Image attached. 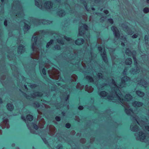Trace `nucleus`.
<instances>
[{
	"label": "nucleus",
	"instance_id": "nucleus-38",
	"mask_svg": "<svg viewBox=\"0 0 149 149\" xmlns=\"http://www.w3.org/2000/svg\"><path fill=\"white\" fill-rule=\"evenodd\" d=\"M2 120L3 121L5 122H7L8 120L7 118H6L5 117L3 118H2Z\"/></svg>",
	"mask_w": 149,
	"mask_h": 149
},
{
	"label": "nucleus",
	"instance_id": "nucleus-2",
	"mask_svg": "<svg viewBox=\"0 0 149 149\" xmlns=\"http://www.w3.org/2000/svg\"><path fill=\"white\" fill-rule=\"evenodd\" d=\"M111 30L113 31L114 36L117 38L120 36V33L118 28L115 26H112L111 27Z\"/></svg>",
	"mask_w": 149,
	"mask_h": 149
},
{
	"label": "nucleus",
	"instance_id": "nucleus-7",
	"mask_svg": "<svg viewBox=\"0 0 149 149\" xmlns=\"http://www.w3.org/2000/svg\"><path fill=\"white\" fill-rule=\"evenodd\" d=\"M6 107L9 111H12L14 109L13 105L11 103L8 104L6 105Z\"/></svg>",
	"mask_w": 149,
	"mask_h": 149
},
{
	"label": "nucleus",
	"instance_id": "nucleus-15",
	"mask_svg": "<svg viewBox=\"0 0 149 149\" xmlns=\"http://www.w3.org/2000/svg\"><path fill=\"white\" fill-rule=\"evenodd\" d=\"M103 55L104 56H103V60L105 63H107V62H108V61L106 54L104 53Z\"/></svg>",
	"mask_w": 149,
	"mask_h": 149
},
{
	"label": "nucleus",
	"instance_id": "nucleus-49",
	"mask_svg": "<svg viewBox=\"0 0 149 149\" xmlns=\"http://www.w3.org/2000/svg\"><path fill=\"white\" fill-rule=\"evenodd\" d=\"M21 118L24 121H25L26 122V119L25 118V117H24V116H22L21 117Z\"/></svg>",
	"mask_w": 149,
	"mask_h": 149
},
{
	"label": "nucleus",
	"instance_id": "nucleus-31",
	"mask_svg": "<svg viewBox=\"0 0 149 149\" xmlns=\"http://www.w3.org/2000/svg\"><path fill=\"white\" fill-rule=\"evenodd\" d=\"M57 41L59 43H60L62 44H64V41L63 40H60L58 39L57 40Z\"/></svg>",
	"mask_w": 149,
	"mask_h": 149
},
{
	"label": "nucleus",
	"instance_id": "nucleus-58",
	"mask_svg": "<svg viewBox=\"0 0 149 149\" xmlns=\"http://www.w3.org/2000/svg\"><path fill=\"white\" fill-rule=\"evenodd\" d=\"M115 88H116V90H117L118 89V86H117V85L115 87Z\"/></svg>",
	"mask_w": 149,
	"mask_h": 149
},
{
	"label": "nucleus",
	"instance_id": "nucleus-42",
	"mask_svg": "<svg viewBox=\"0 0 149 149\" xmlns=\"http://www.w3.org/2000/svg\"><path fill=\"white\" fill-rule=\"evenodd\" d=\"M64 38L66 40H67V41H68V40H70V39H71V38H69V37H66L65 36V37H64Z\"/></svg>",
	"mask_w": 149,
	"mask_h": 149
},
{
	"label": "nucleus",
	"instance_id": "nucleus-45",
	"mask_svg": "<svg viewBox=\"0 0 149 149\" xmlns=\"http://www.w3.org/2000/svg\"><path fill=\"white\" fill-rule=\"evenodd\" d=\"M68 97H69L68 95H66L65 96L64 98H65V100H67L68 99Z\"/></svg>",
	"mask_w": 149,
	"mask_h": 149
},
{
	"label": "nucleus",
	"instance_id": "nucleus-34",
	"mask_svg": "<svg viewBox=\"0 0 149 149\" xmlns=\"http://www.w3.org/2000/svg\"><path fill=\"white\" fill-rule=\"evenodd\" d=\"M138 127V126H137V125H134L133 127H130V128H131V130H133V128L136 129V128L137 129Z\"/></svg>",
	"mask_w": 149,
	"mask_h": 149
},
{
	"label": "nucleus",
	"instance_id": "nucleus-3",
	"mask_svg": "<svg viewBox=\"0 0 149 149\" xmlns=\"http://www.w3.org/2000/svg\"><path fill=\"white\" fill-rule=\"evenodd\" d=\"M35 5L36 6V17L35 19V26L36 27L35 31L36 33L37 32V29L36 28V27L37 26V0H35Z\"/></svg>",
	"mask_w": 149,
	"mask_h": 149
},
{
	"label": "nucleus",
	"instance_id": "nucleus-41",
	"mask_svg": "<svg viewBox=\"0 0 149 149\" xmlns=\"http://www.w3.org/2000/svg\"><path fill=\"white\" fill-rule=\"evenodd\" d=\"M104 12L106 14H108L109 13V11L107 10H104Z\"/></svg>",
	"mask_w": 149,
	"mask_h": 149
},
{
	"label": "nucleus",
	"instance_id": "nucleus-30",
	"mask_svg": "<svg viewBox=\"0 0 149 149\" xmlns=\"http://www.w3.org/2000/svg\"><path fill=\"white\" fill-rule=\"evenodd\" d=\"M138 34L137 33L134 34L132 36V38H137Z\"/></svg>",
	"mask_w": 149,
	"mask_h": 149
},
{
	"label": "nucleus",
	"instance_id": "nucleus-4",
	"mask_svg": "<svg viewBox=\"0 0 149 149\" xmlns=\"http://www.w3.org/2000/svg\"><path fill=\"white\" fill-rule=\"evenodd\" d=\"M53 3L50 1H47L45 2L44 5L45 7L47 9H49L52 7Z\"/></svg>",
	"mask_w": 149,
	"mask_h": 149
},
{
	"label": "nucleus",
	"instance_id": "nucleus-10",
	"mask_svg": "<svg viewBox=\"0 0 149 149\" xmlns=\"http://www.w3.org/2000/svg\"><path fill=\"white\" fill-rule=\"evenodd\" d=\"M24 47V46L22 44H20L18 47V52L20 53H21L22 52V50L23 48Z\"/></svg>",
	"mask_w": 149,
	"mask_h": 149
},
{
	"label": "nucleus",
	"instance_id": "nucleus-23",
	"mask_svg": "<svg viewBox=\"0 0 149 149\" xmlns=\"http://www.w3.org/2000/svg\"><path fill=\"white\" fill-rule=\"evenodd\" d=\"M139 133L141 135H142V137L141 138L142 139H144L146 137V136L145 134H144V133L142 132H139Z\"/></svg>",
	"mask_w": 149,
	"mask_h": 149
},
{
	"label": "nucleus",
	"instance_id": "nucleus-56",
	"mask_svg": "<svg viewBox=\"0 0 149 149\" xmlns=\"http://www.w3.org/2000/svg\"><path fill=\"white\" fill-rule=\"evenodd\" d=\"M125 78V79L126 80H127V79H129V78L127 76H126L124 77V78Z\"/></svg>",
	"mask_w": 149,
	"mask_h": 149
},
{
	"label": "nucleus",
	"instance_id": "nucleus-12",
	"mask_svg": "<svg viewBox=\"0 0 149 149\" xmlns=\"http://www.w3.org/2000/svg\"><path fill=\"white\" fill-rule=\"evenodd\" d=\"M138 105L141 106L143 104V103L142 102H139L138 101H135L133 103V105H135L136 106H137V105Z\"/></svg>",
	"mask_w": 149,
	"mask_h": 149
},
{
	"label": "nucleus",
	"instance_id": "nucleus-52",
	"mask_svg": "<svg viewBox=\"0 0 149 149\" xmlns=\"http://www.w3.org/2000/svg\"><path fill=\"white\" fill-rule=\"evenodd\" d=\"M3 103V100L0 97V104H2Z\"/></svg>",
	"mask_w": 149,
	"mask_h": 149
},
{
	"label": "nucleus",
	"instance_id": "nucleus-39",
	"mask_svg": "<svg viewBox=\"0 0 149 149\" xmlns=\"http://www.w3.org/2000/svg\"><path fill=\"white\" fill-rule=\"evenodd\" d=\"M51 45V44H50L48 42L47 43V44L46 45V48H49V46Z\"/></svg>",
	"mask_w": 149,
	"mask_h": 149
},
{
	"label": "nucleus",
	"instance_id": "nucleus-25",
	"mask_svg": "<svg viewBox=\"0 0 149 149\" xmlns=\"http://www.w3.org/2000/svg\"><path fill=\"white\" fill-rule=\"evenodd\" d=\"M63 147L62 145L61 144H58L56 146V148L57 149H62Z\"/></svg>",
	"mask_w": 149,
	"mask_h": 149
},
{
	"label": "nucleus",
	"instance_id": "nucleus-1",
	"mask_svg": "<svg viewBox=\"0 0 149 149\" xmlns=\"http://www.w3.org/2000/svg\"><path fill=\"white\" fill-rule=\"evenodd\" d=\"M37 70H36L35 77L36 84H35L36 88V89L35 91V96L36 98L35 104L36 110V109L37 108Z\"/></svg>",
	"mask_w": 149,
	"mask_h": 149
},
{
	"label": "nucleus",
	"instance_id": "nucleus-29",
	"mask_svg": "<svg viewBox=\"0 0 149 149\" xmlns=\"http://www.w3.org/2000/svg\"><path fill=\"white\" fill-rule=\"evenodd\" d=\"M55 119L57 121L59 122L61 120V117L58 116H56L55 117Z\"/></svg>",
	"mask_w": 149,
	"mask_h": 149
},
{
	"label": "nucleus",
	"instance_id": "nucleus-24",
	"mask_svg": "<svg viewBox=\"0 0 149 149\" xmlns=\"http://www.w3.org/2000/svg\"><path fill=\"white\" fill-rule=\"evenodd\" d=\"M71 126V125L69 123H67L65 125V127L67 129H69Z\"/></svg>",
	"mask_w": 149,
	"mask_h": 149
},
{
	"label": "nucleus",
	"instance_id": "nucleus-37",
	"mask_svg": "<svg viewBox=\"0 0 149 149\" xmlns=\"http://www.w3.org/2000/svg\"><path fill=\"white\" fill-rule=\"evenodd\" d=\"M126 96H127V97L129 98V99L130 100V99H131V98L132 97V95L130 94H128L126 95Z\"/></svg>",
	"mask_w": 149,
	"mask_h": 149
},
{
	"label": "nucleus",
	"instance_id": "nucleus-47",
	"mask_svg": "<svg viewBox=\"0 0 149 149\" xmlns=\"http://www.w3.org/2000/svg\"><path fill=\"white\" fill-rule=\"evenodd\" d=\"M43 77L44 79H47V80H49V81L51 80L49 78H47L46 76H44V77Z\"/></svg>",
	"mask_w": 149,
	"mask_h": 149
},
{
	"label": "nucleus",
	"instance_id": "nucleus-35",
	"mask_svg": "<svg viewBox=\"0 0 149 149\" xmlns=\"http://www.w3.org/2000/svg\"><path fill=\"white\" fill-rule=\"evenodd\" d=\"M83 107L81 105L79 106L78 107V109L79 110H82L83 109Z\"/></svg>",
	"mask_w": 149,
	"mask_h": 149
},
{
	"label": "nucleus",
	"instance_id": "nucleus-53",
	"mask_svg": "<svg viewBox=\"0 0 149 149\" xmlns=\"http://www.w3.org/2000/svg\"><path fill=\"white\" fill-rule=\"evenodd\" d=\"M35 63L36 65V66L37 64V57H36V59Z\"/></svg>",
	"mask_w": 149,
	"mask_h": 149
},
{
	"label": "nucleus",
	"instance_id": "nucleus-33",
	"mask_svg": "<svg viewBox=\"0 0 149 149\" xmlns=\"http://www.w3.org/2000/svg\"><path fill=\"white\" fill-rule=\"evenodd\" d=\"M55 48L57 50H60L61 49V47L59 45H56L55 47Z\"/></svg>",
	"mask_w": 149,
	"mask_h": 149
},
{
	"label": "nucleus",
	"instance_id": "nucleus-26",
	"mask_svg": "<svg viewBox=\"0 0 149 149\" xmlns=\"http://www.w3.org/2000/svg\"><path fill=\"white\" fill-rule=\"evenodd\" d=\"M83 28L85 30H88V26L85 24H83Z\"/></svg>",
	"mask_w": 149,
	"mask_h": 149
},
{
	"label": "nucleus",
	"instance_id": "nucleus-64",
	"mask_svg": "<svg viewBox=\"0 0 149 149\" xmlns=\"http://www.w3.org/2000/svg\"><path fill=\"white\" fill-rule=\"evenodd\" d=\"M20 13V12H18L16 14L18 15H19Z\"/></svg>",
	"mask_w": 149,
	"mask_h": 149
},
{
	"label": "nucleus",
	"instance_id": "nucleus-46",
	"mask_svg": "<svg viewBox=\"0 0 149 149\" xmlns=\"http://www.w3.org/2000/svg\"><path fill=\"white\" fill-rule=\"evenodd\" d=\"M98 49L100 52H101L102 51V48L101 47L99 46L98 47Z\"/></svg>",
	"mask_w": 149,
	"mask_h": 149
},
{
	"label": "nucleus",
	"instance_id": "nucleus-16",
	"mask_svg": "<svg viewBox=\"0 0 149 149\" xmlns=\"http://www.w3.org/2000/svg\"><path fill=\"white\" fill-rule=\"evenodd\" d=\"M143 11L144 13H148L149 12V8L148 7H145L143 9Z\"/></svg>",
	"mask_w": 149,
	"mask_h": 149
},
{
	"label": "nucleus",
	"instance_id": "nucleus-43",
	"mask_svg": "<svg viewBox=\"0 0 149 149\" xmlns=\"http://www.w3.org/2000/svg\"><path fill=\"white\" fill-rule=\"evenodd\" d=\"M53 42H54L53 40V39H51L50 40L49 42H48L51 45V44H52L53 43Z\"/></svg>",
	"mask_w": 149,
	"mask_h": 149
},
{
	"label": "nucleus",
	"instance_id": "nucleus-54",
	"mask_svg": "<svg viewBox=\"0 0 149 149\" xmlns=\"http://www.w3.org/2000/svg\"><path fill=\"white\" fill-rule=\"evenodd\" d=\"M41 101H42V102H44V103H47V101L46 100H42Z\"/></svg>",
	"mask_w": 149,
	"mask_h": 149
},
{
	"label": "nucleus",
	"instance_id": "nucleus-28",
	"mask_svg": "<svg viewBox=\"0 0 149 149\" xmlns=\"http://www.w3.org/2000/svg\"><path fill=\"white\" fill-rule=\"evenodd\" d=\"M63 11L65 13V11L64 10H61L59 12V15L60 16H62V15L63 14V12H62Z\"/></svg>",
	"mask_w": 149,
	"mask_h": 149
},
{
	"label": "nucleus",
	"instance_id": "nucleus-44",
	"mask_svg": "<svg viewBox=\"0 0 149 149\" xmlns=\"http://www.w3.org/2000/svg\"><path fill=\"white\" fill-rule=\"evenodd\" d=\"M83 4H84V6L85 7L87 6V4L85 1H84L83 2Z\"/></svg>",
	"mask_w": 149,
	"mask_h": 149
},
{
	"label": "nucleus",
	"instance_id": "nucleus-6",
	"mask_svg": "<svg viewBox=\"0 0 149 149\" xmlns=\"http://www.w3.org/2000/svg\"><path fill=\"white\" fill-rule=\"evenodd\" d=\"M19 91L23 93V95L24 97H26L27 99L30 100L32 97L33 95L32 94H31L29 95H27L26 93L22 91L19 89Z\"/></svg>",
	"mask_w": 149,
	"mask_h": 149
},
{
	"label": "nucleus",
	"instance_id": "nucleus-17",
	"mask_svg": "<svg viewBox=\"0 0 149 149\" xmlns=\"http://www.w3.org/2000/svg\"><path fill=\"white\" fill-rule=\"evenodd\" d=\"M87 79H88L90 82H93L94 81L93 78L90 76H87Z\"/></svg>",
	"mask_w": 149,
	"mask_h": 149
},
{
	"label": "nucleus",
	"instance_id": "nucleus-20",
	"mask_svg": "<svg viewBox=\"0 0 149 149\" xmlns=\"http://www.w3.org/2000/svg\"><path fill=\"white\" fill-rule=\"evenodd\" d=\"M136 93L137 94H140L141 95L143 96L144 95V92H143L140 90L137 91H136Z\"/></svg>",
	"mask_w": 149,
	"mask_h": 149
},
{
	"label": "nucleus",
	"instance_id": "nucleus-9",
	"mask_svg": "<svg viewBox=\"0 0 149 149\" xmlns=\"http://www.w3.org/2000/svg\"><path fill=\"white\" fill-rule=\"evenodd\" d=\"M34 38L35 45L36 46V51H37V35H36L34 36H33L32 37V39Z\"/></svg>",
	"mask_w": 149,
	"mask_h": 149
},
{
	"label": "nucleus",
	"instance_id": "nucleus-5",
	"mask_svg": "<svg viewBox=\"0 0 149 149\" xmlns=\"http://www.w3.org/2000/svg\"><path fill=\"white\" fill-rule=\"evenodd\" d=\"M84 42V39L82 38H80L75 40V42L77 45L79 46L83 44Z\"/></svg>",
	"mask_w": 149,
	"mask_h": 149
},
{
	"label": "nucleus",
	"instance_id": "nucleus-50",
	"mask_svg": "<svg viewBox=\"0 0 149 149\" xmlns=\"http://www.w3.org/2000/svg\"><path fill=\"white\" fill-rule=\"evenodd\" d=\"M42 32L44 34H45L47 33L46 31L45 30H43L42 31Z\"/></svg>",
	"mask_w": 149,
	"mask_h": 149
},
{
	"label": "nucleus",
	"instance_id": "nucleus-18",
	"mask_svg": "<svg viewBox=\"0 0 149 149\" xmlns=\"http://www.w3.org/2000/svg\"><path fill=\"white\" fill-rule=\"evenodd\" d=\"M149 37L148 35H146L144 37V39L145 43L147 44L148 41Z\"/></svg>",
	"mask_w": 149,
	"mask_h": 149
},
{
	"label": "nucleus",
	"instance_id": "nucleus-61",
	"mask_svg": "<svg viewBox=\"0 0 149 149\" xmlns=\"http://www.w3.org/2000/svg\"><path fill=\"white\" fill-rule=\"evenodd\" d=\"M125 82V80L123 79H122V83H124Z\"/></svg>",
	"mask_w": 149,
	"mask_h": 149
},
{
	"label": "nucleus",
	"instance_id": "nucleus-13",
	"mask_svg": "<svg viewBox=\"0 0 149 149\" xmlns=\"http://www.w3.org/2000/svg\"><path fill=\"white\" fill-rule=\"evenodd\" d=\"M46 68H44L42 69V70L41 71V73H42L45 76L47 74V70Z\"/></svg>",
	"mask_w": 149,
	"mask_h": 149
},
{
	"label": "nucleus",
	"instance_id": "nucleus-63",
	"mask_svg": "<svg viewBox=\"0 0 149 149\" xmlns=\"http://www.w3.org/2000/svg\"><path fill=\"white\" fill-rule=\"evenodd\" d=\"M91 10H95V8L93 7H92L91 8Z\"/></svg>",
	"mask_w": 149,
	"mask_h": 149
},
{
	"label": "nucleus",
	"instance_id": "nucleus-8",
	"mask_svg": "<svg viewBox=\"0 0 149 149\" xmlns=\"http://www.w3.org/2000/svg\"><path fill=\"white\" fill-rule=\"evenodd\" d=\"M26 118L27 120L30 122L31 121L33 118V116L30 114L27 115L26 116Z\"/></svg>",
	"mask_w": 149,
	"mask_h": 149
},
{
	"label": "nucleus",
	"instance_id": "nucleus-62",
	"mask_svg": "<svg viewBox=\"0 0 149 149\" xmlns=\"http://www.w3.org/2000/svg\"><path fill=\"white\" fill-rule=\"evenodd\" d=\"M39 121H38V128L39 127Z\"/></svg>",
	"mask_w": 149,
	"mask_h": 149
},
{
	"label": "nucleus",
	"instance_id": "nucleus-59",
	"mask_svg": "<svg viewBox=\"0 0 149 149\" xmlns=\"http://www.w3.org/2000/svg\"><path fill=\"white\" fill-rule=\"evenodd\" d=\"M99 74V75L98 76H99L100 77L101 76L102 77V74L101 73H100Z\"/></svg>",
	"mask_w": 149,
	"mask_h": 149
},
{
	"label": "nucleus",
	"instance_id": "nucleus-40",
	"mask_svg": "<svg viewBox=\"0 0 149 149\" xmlns=\"http://www.w3.org/2000/svg\"><path fill=\"white\" fill-rule=\"evenodd\" d=\"M84 31L83 30H82L81 31H79V33L80 34V35L82 36V35H84Z\"/></svg>",
	"mask_w": 149,
	"mask_h": 149
},
{
	"label": "nucleus",
	"instance_id": "nucleus-32",
	"mask_svg": "<svg viewBox=\"0 0 149 149\" xmlns=\"http://www.w3.org/2000/svg\"><path fill=\"white\" fill-rule=\"evenodd\" d=\"M34 128L35 129L36 131L37 130V121L36 120V123L34 124Z\"/></svg>",
	"mask_w": 149,
	"mask_h": 149
},
{
	"label": "nucleus",
	"instance_id": "nucleus-55",
	"mask_svg": "<svg viewBox=\"0 0 149 149\" xmlns=\"http://www.w3.org/2000/svg\"><path fill=\"white\" fill-rule=\"evenodd\" d=\"M61 114L63 116H65V113L64 111H62L61 112Z\"/></svg>",
	"mask_w": 149,
	"mask_h": 149
},
{
	"label": "nucleus",
	"instance_id": "nucleus-51",
	"mask_svg": "<svg viewBox=\"0 0 149 149\" xmlns=\"http://www.w3.org/2000/svg\"><path fill=\"white\" fill-rule=\"evenodd\" d=\"M121 45L123 47H124L125 46V44L123 42H121Z\"/></svg>",
	"mask_w": 149,
	"mask_h": 149
},
{
	"label": "nucleus",
	"instance_id": "nucleus-22",
	"mask_svg": "<svg viewBox=\"0 0 149 149\" xmlns=\"http://www.w3.org/2000/svg\"><path fill=\"white\" fill-rule=\"evenodd\" d=\"M24 27L25 29L28 30L29 29L30 26L28 24L25 23V25L24 26Z\"/></svg>",
	"mask_w": 149,
	"mask_h": 149
},
{
	"label": "nucleus",
	"instance_id": "nucleus-57",
	"mask_svg": "<svg viewBox=\"0 0 149 149\" xmlns=\"http://www.w3.org/2000/svg\"><path fill=\"white\" fill-rule=\"evenodd\" d=\"M146 129H149V130H148V131H149V126H147L146 127Z\"/></svg>",
	"mask_w": 149,
	"mask_h": 149
},
{
	"label": "nucleus",
	"instance_id": "nucleus-36",
	"mask_svg": "<svg viewBox=\"0 0 149 149\" xmlns=\"http://www.w3.org/2000/svg\"><path fill=\"white\" fill-rule=\"evenodd\" d=\"M8 24V22L6 20H5L4 22V25L5 26H7Z\"/></svg>",
	"mask_w": 149,
	"mask_h": 149
},
{
	"label": "nucleus",
	"instance_id": "nucleus-21",
	"mask_svg": "<svg viewBox=\"0 0 149 149\" xmlns=\"http://www.w3.org/2000/svg\"><path fill=\"white\" fill-rule=\"evenodd\" d=\"M107 94V93L105 91H101L100 93V95L101 96L102 95L105 96Z\"/></svg>",
	"mask_w": 149,
	"mask_h": 149
},
{
	"label": "nucleus",
	"instance_id": "nucleus-11",
	"mask_svg": "<svg viewBox=\"0 0 149 149\" xmlns=\"http://www.w3.org/2000/svg\"><path fill=\"white\" fill-rule=\"evenodd\" d=\"M127 65H130L132 64V60L131 58H129L126 59L125 61Z\"/></svg>",
	"mask_w": 149,
	"mask_h": 149
},
{
	"label": "nucleus",
	"instance_id": "nucleus-48",
	"mask_svg": "<svg viewBox=\"0 0 149 149\" xmlns=\"http://www.w3.org/2000/svg\"><path fill=\"white\" fill-rule=\"evenodd\" d=\"M121 39L123 40H125L126 39V38L123 36H121Z\"/></svg>",
	"mask_w": 149,
	"mask_h": 149
},
{
	"label": "nucleus",
	"instance_id": "nucleus-14",
	"mask_svg": "<svg viewBox=\"0 0 149 149\" xmlns=\"http://www.w3.org/2000/svg\"><path fill=\"white\" fill-rule=\"evenodd\" d=\"M125 111L126 113L128 115H129L130 114V112H133V110L132 109H125Z\"/></svg>",
	"mask_w": 149,
	"mask_h": 149
},
{
	"label": "nucleus",
	"instance_id": "nucleus-27",
	"mask_svg": "<svg viewBox=\"0 0 149 149\" xmlns=\"http://www.w3.org/2000/svg\"><path fill=\"white\" fill-rule=\"evenodd\" d=\"M108 21L111 24H112L113 23V20L112 18H109L108 19Z\"/></svg>",
	"mask_w": 149,
	"mask_h": 149
},
{
	"label": "nucleus",
	"instance_id": "nucleus-60",
	"mask_svg": "<svg viewBox=\"0 0 149 149\" xmlns=\"http://www.w3.org/2000/svg\"><path fill=\"white\" fill-rule=\"evenodd\" d=\"M102 14V13H97V14H96L97 15H101Z\"/></svg>",
	"mask_w": 149,
	"mask_h": 149
},
{
	"label": "nucleus",
	"instance_id": "nucleus-19",
	"mask_svg": "<svg viewBox=\"0 0 149 149\" xmlns=\"http://www.w3.org/2000/svg\"><path fill=\"white\" fill-rule=\"evenodd\" d=\"M42 139L43 142L45 143V144L47 145L48 144V141L45 138L42 137Z\"/></svg>",
	"mask_w": 149,
	"mask_h": 149
}]
</instances>
